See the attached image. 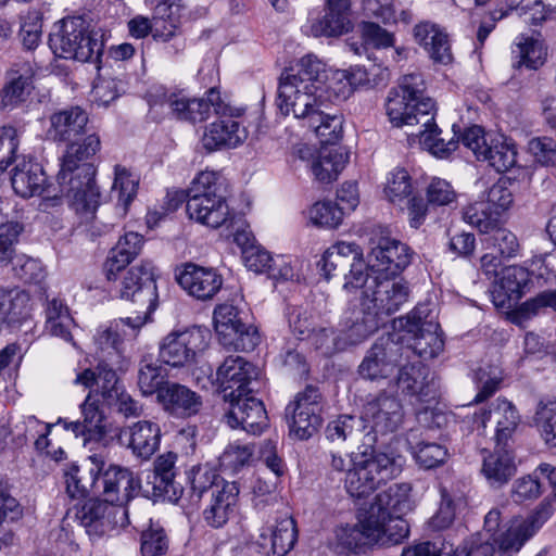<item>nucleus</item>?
<instances>
[{
    "instance_id": "61",
    "label": "nucleus",
    "mask_w": 556,
    "mask_h": 556,
    "mask_svg": "<svg viewBox=\"0 0 556 556\" xmlns=\"http://www.w3.org/2000/svg\"><path fill=\"white\" fill-rule=\"evenodd\" d=\"M168 549V540L164 529L159 523L150 522L143 529L140 538L142 556H163Z\"/></svg>"
},
{
    "instance_id": "5",
    "label": "nucleus",
    "mask_w": 556,
    "mask_h": 556,
    "mask_svg": "<svg viewBox=\"0 0 556 556\" xmlns=\"http://www.w3.org/2000/svg\"><path fill=\"white\" fill-rule=\"evenodd\" d=\"M553 513L552 502L546 498L528 518L511 520L506 531L494 539L493 543L476 534L457 547L454 556H514Z\"/></svg>"
},
{
    "instance_id": "41",
    "label": "nucleus",
    "mask_w": 556,
    "mask_h": 556,
    "mask_svg": "<svg viewBox=\"0 0 556 556\" xmlns=\"http://www.w3.org/2000/svg\"><path fill=\"white\" fill-rule=\"evenodd\" d=\"M414 103L415 101L407 99L403 92H399L394 88L390 90L386 111L393 126H415L422 122L420 114L414 108Z\"/></svg>"
},
{
    "instance_id": "62",
    "label": "nucleus",
    "mask_w": 556,
    "mask_h": 556,
    "mask_svg": "<svg viewBox=\"0 0 556 556\" xmlns=\"http://www.w3.org/2000/svg\"><path fill=\"white\" fill-rule=\"evenodd\" d=\"M23 227L17 222H10L0 226V267L12 265L16 254V244Z\"/></svg>"
},
{
    "instance_id": "60",
    "label": "nucleus",
    "mask_w": 556,
    "mask_h": 556,
    "mask_svg": "<svg viewBox=\"0 0 556 556\" xmlns=\"http://www.w3.org/2000/svg\"><path fill=\"white\" fill-rule=\"evenodd\" d=\"M351 28V21L345 13L330 12L327 10L325 16L312 24L311 30L315 37H336L348 33Z\"/></svg>"
},
{
    "instance_id": "17",
    "label": "nucleus",
    "mask_w": 556,
    "mask_h": 556,
    "mask_svg": "<svg viewBox=\"0 0 556 556\" xmlns=\"http://www.w3.org/2000/svg\"><path fill=\"white\" fill-rule=\"evenodd\" d=\"M362 415L367 424V434L393 433L399 430L404 420L401 401L386 391L369 397L363 405Z\"/></svg>"
},
{
    "instance_id": "21",
    "label": "nucleus",
    "mask_w": 556,
    "mask_h": 556,
    "mask_svg": "<svg viewBox=\"0 0 556 556\" xmlns=\"http://www.w3.org/2000/svg\"><path fill=\"white\" fill-rule=\"evenodd\" d=\"M176 280L191 296L206 301L215 296L223 286V277L210 267L187 263L177 273Z\"/></svg>"
},
{
    "instance_id": "40",
    "label": "nucleus",
    "mask_w": 556,
    "mask_h": 556,
    "mask_svg": "<svg viewBox=\"0 0 556 556\" xmlns=\"http://www.w3.org/2000/svg\"><path fill=\"white\" fill-rule=\"evenodd\" d=\"M513 54L514 67L538 70L545 63L547 50L541 40L520 35L516 39Z\"/></svg>"
},
{
    "instance_id": "24",
    "label": "nucleus",
    "mask_w": 556,
    "mask_h": 556,
    "mask_svg": "<svg viewBox=\"0 0 556 556\" xmlns=\"http://www.w3.org/2000/svg\"><path fill=\"white\" fill-rule=\"evenodd\" d=\"M119 439L135 456L148 460L160 446L161 429L155 422L141 420L121 429Z\"/></svg>"
},
{
    "instance_id": "3",
    "label": "nucleus",
    "mask_w": 556,
    "mask_h": 556,
    "mask_svg": "<svg viewBox=\"0 0 556 556\" xmlns=\"http://www.w3.org/2000/svg\"><path fill=\"white\" fill-rule=\"evenodd\" d=\"M118 293L121 299L138 305V315L135 318H119L99 327L94 342L100 346L130 344L146 324L148 315L155 309L157 292L153 263L142 261L139 265L131 266L123 276Z\"/></svg>"
},
{
    "instance_id": "16",
    "label": "nucleus",
    "mask_w": 556,
    "mask_h": 556,
    "mask_svg": "<svg viewBox=\"0 0 556 556\" xmlns=\"http://www.w3.org/2000/svg\"><path fill=\"white\" fill-rule=\"evenodd\" d=\"M320 402L321 393L313 386H307L296 394L294 401L286 407L287 416L291 415L290 433L300 440H307L318 431L323 421Z\"/></svg>"
},
{
    "instance_id": "19",
    "label": "nucleus",
    "mask_w": 556,
    "mask_h": 556,
    "mask_svg": "<svg viewBox=\"0 0 556 556\" xmlns=\"http://www.w3.org/2000/svg\"><path fill=\"white\" fill-rule=\"evenodd\" d=\"M435 307L430 303L418 304L405 317L395 321V327L404 330L413 338L424 339L430 348H442L445 344V336L437 321Z\"/></svg>"
},
{
    "instance_id": "63",
    "label": "nucleus",
    "mask_w": 556,
    "mask_h": 556,
    "mask_svg": "<svg viewBox=\"0 0 556 556\" xmlns=\"http://www.w3.org/2000/svg\"><path fill=\"white\" fill-rule=\"evenodd\" d=\"M83 422L90 432V437L102 438L106 433L104 413L100 409L98 400L91 393L80 404Z\"/></svg>"
},
{
    "instance_id": "37",
    "label": "nucleus",
    "mask_w": 556,
    "mask_h": 556,
    "mask_svg": "<svg viewBox=\"0 0 556 556\" xmlns=\"http://www.w3.org/2000/svg\"><path fill=\"white\" fill-rule=\"evenodd\" d=\"M165 101L177 119L192 123L206 119L213 109L208 101V91L206 98H188L181 93H170Z\"/></svg>"
},
{
    "instance_id": "39",
    "label": "nucleus",
    "mask_w": 556,
    "mask_h": 556,
    "mask_svg": "<svg viewBox=\"0 0 556 556\" xmlns=\"http://www.w3.org/2000/svg\"><path fill=\"white\" fill-rule=\"evenodd\" d=\"M177 28L176 20L170 17H160L154 11V24L142 15H137L128 22L129 34L138 39L147 37L152 33L156 41L167 42L174 38Z\"/></svg>"
},
{
    "instance_id": "7",
    "label": "nucleus",
    "mask_w": 556,
    "mask_h": 556,
    "mask_svg": "<svg viewBox=\"0 0 556 556\" xmlns=\"http://www.w3.org/2000/svg\"><path fill=\"white\" fill-rule=\"evenodd\" d=\"M388 532L377 521V517L365 509L353 526L341 527L337 530V541L343 548L354 553H366L375 548H386L402 544L407 539L406 526L397 520Z\"/></svg>"
},
{
    "instance_id": "9",
    "label": "nucleus",
    "mask_w": 556,
    "mask_h": 556,
    "mask_svg": "<svg viewBox=\"0 0 556 556\" xmlns=\"http://www.w3.org/2000/svg\"><path fill=\"white\" fill-rule=\"evenodd\" d=\"M50 47L56 56L79 62L97 60L103 51L102 40L81 16L60 21L50 35Z\"/></svg>"
},
{
    "instance_id": "48",
    "label": "nucleus",
    "mask_w": 556,
    "mask_h": 556,
    "mask_svg": "<svg viewBox=\"0 0 556 556\" xmlns=\"http://www.w3.org/2000/svg\"><path fill=\"white\" fill-rule=\"evenodd\" d=\"M166 377V371L153 359L152 355L144 356L141 359L137 383L143 396L155 394L157 399L161 389L170 382Z\"/></svg>"
},
{
    "instance_id": "54",
    "label": "nucleus",
    "mask_w": 556,
    "mask_h": 556,
    "mask_svg": "<svg viewBox=\"0 0 556 556\" xmlns=\"http://www.w3.org/2000/svg\"><path fill=\"white\" fill-rule=\"evenodd\" d=\"M473 380L479 388L473 402L481 403L498 389L503 380V370L498 365L482 363L473 370Z\"/></svg>"
},
{
    "instance_id": "14",
    "label": "nucleus",
    "mask_w": 556,
    "mask_h": 556,
    "mask_svg": "<svg viewBox=\"0 0 556 556\" xmlns=\"http://www.w3.org/2000/svg\"><path fill=\"white\" fill-rule=\"evenodd\" d=\"M261 369L243 357H227L216 371L217 391L224 402L256 393Z\"/></svg>"
},
{
    "instance_id": "38",
    "label": "nucleus",
    "mask_w": 556,
    "mask_h": 556,
    "mask_svg": "<svg viewBox=\"0 0 556 556\" xmlns=\"http://www.w3.org/2000/svg\"><path fill=\"white\" fill-rule=\"evenodd\" d=\"M288 321L291 333L300 341L315 338L313 343L323 345L326 344V341L321 338L332 333V331L327 328H320L316 331V315L308 307L296 306L290 308L288 312Z\"/></svg>"
},
{
    "instance_id": "32",
    "label": "nucleus",
    "mask_w": 556,
    "mask_h": 556,
    "mask_svg": "<svg viewBox=\"0 0 556 556\" xmlns=\"http://www.w3.org/2000/svg\"><path fill=\"white\" fill-rule=\"evenodd\" d=\"M239 488L236 482L224 484L211 495L210 505L203 510L205 522L212 528L224 527L235 511Z\"/></svg>"
},
{
    "instance_id": "35",
    "label": "nucleus",
    "mask_w": 556,
    "mask_h": 556,
    "mask_svg": "<svg viewBox=\"0 0 556 556\" xmlns=\"http://www.w3.org/2000/svg\"><path fill=\"white\" fill-rule=\"evenodd\" d=\"M363 250L354 242H337L329 247L323 254L321 270L327 279L336 276L337 270H343L355 263H363Z\"/></svg>"
},
{
    "instance_id": "25",
    "label": "nucleus",
    "mask_w": 556,
    "mask_h": 556,
    "mask_svg": "<svg viewBox=\"0 0 556 556\" xmlns=\"http://www.w3.org/2000/svg\"><path fill=\"white\" fill-rule=\"evenodd\" d=\"M103 493L105 500L114 505L124 506L141 490L139 479L127 468L110 466L103 473Z\"/></svg>"
},
{
    "instance_id": "4",
    "label": "nucleus",
    "mask_w": 556,
    "mask_h": 556,
    "mask_svg": "<svg viewBox=\"0 0 556 556\" xmlns=\"http://www.w3.org/2000/svg\"><path fill=\"white\" fill-rule=\"evenodd\" d=\"M325 77V64L319 59L312 54L301 58L280 77L278 106L281 113L292 114L303 123L316 119L317 112L329 105Z\"/></svg>"
},
{
    "instance_id": "58",
    "label": "nucleus",
    "mask_w": 556,
    "mask_h": 556,
    "mask_svg": "<svg viewBox=\"0 0 556 556\" xmlns=\"http://www.w3.org/2000/svg\"><path fill=\"white\" fill-rule=\"evenodd\" d=\"M213 319L218 343L236 336L238 327L242 324L238 318L237 307L228 303L215 307Z\"/></svg>"
},
{
    "instance_id": "45",
    "label": "nucleus",
    "mask_w": 556,
    "mask_h": 556,
    "mask_svg": "<svg viewBox=\"0 0 556 556\" xmlns=\"http://www.w3.org/2000/svg\"><path fill=\"white\" fill-rule=\"evenodd\" d=\"M72 317L67 306L60 299L48 301L46 307V331L52 337L61 338L65 343L75 344L70 332Z\"/></svg>"
},
{
    "instance_id": "27",
    "label": "nucleus",
    "mask_w": 556,
    "mask_h": 556,
    "mask_svg": "<svg viewBox=\"0 0 556 556\" xmlns=\"http://www.w3.org/2000/svg\"><path fill=\"white\" fill-rule=\"evenodd\" d=\"M517 466L513 451L496 443L493 452H485L481 472L492 488H501L516 473Z\"/></svg>"
},
{
    "instance_id": "23",
    "label": "nucleus",
    "mask_w": 556,
    "mask_h": 556,
    "mask_svg": "<svg viewBox=\"0 0 556 556\" xmlns=\"http://www.w3.org/2000/svg\"><path fill=\"white\" fill-rule=\"evenodd\" d=\"M156 402L170 416L187 418L198 414L202 397L187 386L170 381L161 389Z\"/></svg>"
},
{
    "instance_id": "64",
    "label": "nucleus",
    "mask_w": 556,
    "mask_h": 556,
    "mask_svg": "<svg viewBox=\"0 0 556 556\" xmlns=\"http://www.w3.org/2000/svg\"><path fill=\"white\" fill-rule=\"evenodd\" d=\"M309 220L319 227L336 228L343 217L342 208L331 201L316 202L308 212Z\"/></svg>"
},
{
    "instance_id": "26",
    "label": "nucleus",
    "mask_w": 556,
    "mask_h": 556,
    "mask_svg": "<svg viewBox=\"0 0 556 556\" xmlns=\"http://www.w3.org/2000/svg\"><path fill=\"white\" fill-rule=\"evenodd\" d=\"M261 546H269V556H285L293 547L298 540V529L294 519L287 513L277 517L275 525L262 529Z\"/></svg>"
},
{
    "instance_id": "43",
    "label": "nucleus",
    "mask_w": 556,
    "mask_h": 556,
    "mask_svg": "<svg viewBox=\"0 0 556 556\" xmlns=\"http://www.w3.org/2000/svg\"><path fill=\"white\" fill-rule=\"evenodd\" d=\"M394 89L403 92L410 101H415L414 108L427 125L430 121V114L434 112V102L431 98L425 96L426 86L421 74L405 75L400 85Z\"/></svg>"
},
{
    "instance_id": "8",
    "label": "nucleus",
    "mask_w": 556,
    "mask_h": 556,
    "mask_svg": "<svg viewBox=\"0 0 556 556\" xmlns=\"http://www.w3.org/2000/svg\"><path fill=\"white\" fill-rule=\"evenodd\" d=\"M215 172H201L188 189L187 214L199 224L218 228L229 216V207L222 193Z\"/></svg>"
},
{
    "instance_id": "59",
    "label": "nucleus",
    "mask_w": 556,
    "mask_h": 556,
    "mask_svg": "<svg viewBox=\"0 0 556 556\" xmlns=\"http://www.w3.org/2000/svg\"><path fill=\"white\" fill-rule=\"evenodd\" d=\"M384 194L391 203L402 207L404 202L413 194L409 174L405 169L393 170L388 177Z\"/></svg>"
},
{
    "instance_id": "1",
    "label": "nucleus",
    "mask_w": 556,
    "mask_h": 556,
    "mask_svg": "<svg viewBox=\"0 0 556 556\" xmlns=\"http://www.w3.org/2000/svg\"><path fill=\"white\" fill-rule=\"evenodd\" d=\"M344 278L346 291L362 289L361 312L352 320L348 334L354 344L374 333L384 317L397 312L409 296L405 281L365 273L363 263L352 265Z\"/></svg>"
},
{
    "instance_id": "15",
    "label": "nucleus",
    "mask_w": 556,
    "mask_h": 556,
    "mask_svg": "<svg viewBox=\"0 0 556 556\" xmlns=\"http://www.w3.org/2000/svg\"><path fill=\"white\" fill-rule=\"evenodd\" d=\"M76 519L91 540L99 539L116 528L129 523L125 506L110 504L100 500H89L76 509Z\"/></svg>"
},
{
    "instance_id": "44",
    "label": "nucleus",
    "mask_w": 556,
    "mask_h": 556,
    "mask_svg": "<svg viewBox=\"0 0 556 556\" xmlns=\"http://www.w3.org/2000/svg\"><path fill=\"white\" fill-rule=\"evenodd\" d=\"M401 350H378L370 353L359 365V374L367 379L386 378L399 366Z\"/></svg>"
},
{
    "instance_id": "20",
    "label": "nucleus",
    "mask_w": 556,
    "mask_h": 556,
    "mask_svg": "<svg viewBox=\"0 0 556 556\" xmlns=\"http://www.w3.org/2000/svg\"><path fill=\"white\" fill-rule=\"evenodd\" d=\"M228 408L224 415L226 424L232 428H242L247 432L260 434L268 426V416L264 403L251 393L247 396L227 401Z\"/></svg>"
},
{
    "instance_id": "50",
    "label": "nucleus",
    "mask_w": 556,
    "mask_h": 556,
    "mask_svg": "<svg viewBox=\"0 0 556 556\" xmlns=\"http://www.w3.org/2000/svg\"><path fill=\"white\" fill-rule=\"evenodd\" d=\"M316 119H307L304 125L311 128L325 146L337 142L343 132V121L339 115L326 112L321 109L317 112Z\"/></svg>"
},
{
    "instance_id": "46",
    "label": "nucleus",
    "mask_w": 556,
    "mask_h": 556,
    "mask_svg": "<svg viewBox=\"0 0 556 556\" xmlns=\"http://www.w3.org/2000/svg\"><path fill=\"white\" fill-rule=\"evenodd\" d=\"M420 129L416 132L419 137L420 144L431 154L438 157H447L458 147V140L451 138L445 141L441 138V130L434 123L433 112L430 114V121L425 124V119L419 124ZM415 135V132H412Z\"/></svg>"
},
{
    "instance_id": "13",
    "label": "nucleus",
    "mask_w": 556,
    "mask_h": 556,
    "mask_svg": "<svg viewBox=\"0 0 556 556\" xmlns=\"http://www.w3.org/2000/svg\"><path fill=\"white\" fill-rule=\"evenodd\" d=\"M368 264L364 271L372 275L397 277L412 261L410 249L381 229L370 238Z\"/></svg>"
},
{
    "instance_id": "29",
    "label": "nucleus",
    "mask_w": 556,
    "mask_h": 556,
    "mask_svg": "<svg viewBox=\"0 0 556 556\" xmlns=\"http://www.w3.org/2000/svg\"><path fill=\"white\" fill-rule=\"evenodd\" d=\"M88 114L79 106H71L50 116L48 136L54 141H71L85 135Z\"/></svg>"
},
{
    "instance_id": "6",
    "label": "nucleus",
    "mask_w": 556,
    "mask_h": 556,
    "mask_svg": "<svg viewBox=\"0 0 556 556\" xmlns=\"http://www.w3.org/2000/svg\"><path fill=\"white\" fill-rule=\"evenodd\" d=\"M401 471L400 455L377 451L356 453L354 467L344 477V486L352 497H367Z\"/></svg>"
},
{
    "instance_id": "11",
    "label": "nucleus",
    "mask_w": 556,
    "mask_h": 556,
    "mask_svg": "<svg viewBox=\"0 0 556 556\" xmlns=\"http://www.w3.org/2000/svg\"><path fill=\"white\" fill-rule=\"evenodd\" d=\"M412 351L413 356H407L408 362L400 365L395 387L401 395L417 403H437L441 396V384L435 374L421 362V358L426 357L427 350Z\"/></svg>"
},
{
    "instance_id": "28",
    "label": "nucleus",
    "mask_w": 556,
    "mask_h": 556,
    "mask_svg": "<svg viewBox=\"0 0 556 556\" xmlns=\"http://www.w3.org/2000/svg\"><path fill=\"white\" fill-rule=\"evenodd\" d=\"M143 243V236L135 231H127L118 239L104 263L108 280H116L117 273L124 270L140 254Z\"/></svg>"
},
{
    "instance_id": "2",
    "label": "nucleus",
    "mask_w": 556,
    "mask_h": 556,
    "mask_svg": "<svg viewBox=\"0 0 556 556\" xmlns=\"http://www.w3.org/2000/svg\"><path fill=\"white\" fill-rule=\"evenodd\" d=\"M67 142L56 176L58 184L68 205L81 220L91 222L100 204V192L90 159L99 151L100 139L90 134Z\"/></svg>"
},
{
    "instance_id": "12",
    "label": "nucleus",
    "mask_w": 556,
    "mask_h": 556,
    "mask_svg": "<svg viewBox=\"0 0 556 556\" xmlns=\"http://www.w3.org/2000/svg\"><path fill=\"white\" fill-rule=\"evenodd\" d=\"M11 185L14 192L24 199L41 197L40 206L43 210L60 206L66 199L59 185L48 182L42 166L30 159L24 157L17 162L12 170Z\"/></svg>"
},
{
    "instance_id": "34",
    "label": "nucleus",
    "mask_w": 556,
    "mask_h": 556,
    "mask_svg": "<svg viewBox=\"0 0 556 556\" xmlns=\"http://www.w3.org/2000/svg\"><path fill=\"white\" fill-rule=\"evenodd\" d=\"M357 33L361 41L350 39L346 42L349 50L356 55L367 54L368 49L381 50L395 45L394 34L371 21H362L357 25Z\"/></svg>"
},
{
    "instance_id": "10",
    "label": "nucleus",
    "mask_w": 556,
    "mask_h": 556,
    "mask_svg": "<svg viewBox=\"0 0 556 556\" xmlns=\"http://www.w3.org/2000/svg\"><path fill=\"white\" fill-rule=\"evenodd\" d=\"M208 101L219 118L205 127L201 139L203 148L212 152L224 148L233 149L241 146L247 140L249 132L235 118L241 117L245 110L225 103L216 88L208 90Z\"/></svg>"
},
{
    "instance_id": "52",
    "label": "nucleus",
    "mask_w": 556,
    "mask_h": 556,
    "mask_svg": "<svg viewBox=\"0 0 556 556\" xmlns=\"http://www.w3.org/2000/svg\"><path fill=\"white\" fill-rule=\"evenodd\" d=\"M28 302V294L21 289H0V321L14 323L24 317Z\"/></svg>"
},
{
    "instance_id": "22",
    "label": "nucleus",
    "mask_w": 556,
    "mask_h": 556,
    "mask_svg": "<svg viewBox=\"0 0 556 556\" xmlns=\"http://www.w3.org/2000/svg\"><path fill=\"white\" fill-rule=\"evenodd\" d=\"M530 282V273L518 265L504 267L491 291L492 302L497 308H511L525 294Z\"/></svg>"
},
{
    "instance_id": "18",
    "label": "nucleus",
    "mask_w": 556,
    "mask_h": 556,
    "mask_svg": "<svg viewBox=\"0 0 556 556\" xmlns=\"http://www.w3.org/2000/svg\"><path fill=\"white\" fill-rule=\"evenodd\" d=\"M412 486L409 483H395L387 490L378 493L375 501L367 508L368 513L377 517V521L388 532L397 520L402 521L407 528V536L409 535V526L403 515L412 509L409 494Z\"/></svg>"
},
{
    "instance_id": "42",
    "label": "nucleus",
    "mask_w": 556,
    "mask_h": 556,
    "mask_svg": "<svg viewBox=\"0 0 556 556\" xmlns=\"http://www.w3.org/2000/svg\"><path fill=\"white\" fill-rule=\"evenodd\" d=\"M139 178L122 165L114 167V181L111 198L116 200V207L121 215H126L128 206L137 195Z\"/></svg>"
},
{
    "instance_id": "33",
    "label": "nucleus",
    "mask_w": 556,
    "mask_h": 556,
    "mask_svg": "<svg viewBox=\"0 0 556 556\" xmlns=\"http://www.w3.org/2000/svg\"><path fill=\"white\" fill-rule=\"evenodd\" d=\"M93 467L88 472L78 465L72 464L64 470L65 489L72 500H84L94 486L99 473L103 470L104 462L99 455L89 457Z\"/></svg>"
},
{
    "instance_id": "57",
    "label": "nucleus",
    "mask_w": 556,
    "mask_h": 556,
    "mask_svg": "<svg viewBox=\"0 0 556 556\" xmlns=\"http://www.w3.org/2000/svg\"><path fill=\"white\" fill-rule=\"evenodd\" d=\"M464 220L482 233H489L500 222V215L486 203L468 205L463 213Z\"/></svg>"
},
{
    "instance_id": "31",
    "label": "nucleus",
    "mask_w": 556,
    "mask_h": 556,
    "mask_svg": "<svg viewBox=\"0 0 556 556\" xmlns=\"http://www.w3.org/2000/svg\"><path fill=\"white\" fill-rule=\"evenodd\" d=\"M414 37L434 62L447 64L452 61L448 37L439 25L420 22L414 27Z\"/></svg>"
},
{
    "instance_id": "55",
    "label": "nucleus",
    "mask_w": 556,
    "mask_h": 556,
    "mask_svg": "<svg viewBox=\"0 0 556 556\" xmlns=\"http://www.w3.org/2000/svg\"><path fill=\"white\" fill-rule=\"evenodd\" d=\"M482 244L488 250L496 251L503 257H515L520 250L516 235L498 225L485 233Z\"/></svg>"
},
{
    "instance_id": "56",
    "label": "nucleus",
    "mask_w": 556,
    "mask_h": 556,
    "mask_svg": "<svg viewBox=\"0 0 556 556\" xmlns=\"http://www.w3.org/2000/svg\"><path fill=\"white\" fill-rule=\"evenodd\" d=\"M367 424L359 417L353 415H341L328 424L326 435L331 441H345L355 438L361 432L367 433Z\"/></svg>"
},
{
    "instance_id": "53",
    "label": "nucleus",
    "mask_w": 556,
    "mask_h": 556,
    "mask_svg": "<svg viewBox=\"0 0 556 556\" xmlns=\"http://www.w3.org/2000/svg\"><path fill=\"white\" fill-rule=\"evenodd\" d=\"M141 491L146 497L152 498L154 502L167 501L170 503L177 502L184 492L174 479L152 473L147 476L146 484L141 486Z\"/></svg>"
},
{
    "instance_id": "30",
    "label": "nucleus",
    "mask_w": 556,
    "mask_h": 556,
    "mask_svg": "<svg viewBox=\"0 0 556 556\" xmlns=\"http://www.w3.org/2000/svg\"><path fill=\"white\" fill-rule=\"evenodd\" d=\"M478 418L481 419L483 427H486V422L495 425V441L498 445H507L520 420L516 407L501 399H497L488 410H483Z\"/></svg>"
},
{
    "instance_id": "49",
    "label": "nucleus",
    "mask_w": 556,
    "mask_h": 556,
    "mask_svg": "<svg viewBox=\"0 0 556 556\" xmlns=\"http://www.w3.org/2000/svg\"><path fill=\"white\" fill-rule=\"evenodd\" d=\"M212 332L206 327L175 328L164 337L160 348H201L210 344Z\"/></svg>"
},
{
    "instance_id": "47",
    "label": "nucleus",
    "mask_w": 556,
    "mask_h": 556,
    "mask_svg": "<svg viewBox=\"0 0 556 556\" xmlns=\"http://www.w3.org/2000/svg\"><path fill=\"white\" fill-rule=\"evenodd\" d=\"M188 481L190 484V498L198 502L201 497L208 493H215L216 489H220L224 484L230 482L225 481L215 469L208 466H195L188 472Z\"/></svg>"
},
{
    "instance_id": "51",
    "label": "nucleus",
    "mask_w": 556,
    "mask_h": 556,
    "mask_svg": "<svg viewBox=\"0 0 556 556\" xmlns=\"http://www.w3.org/2000/svg\"><path fill=\"white\" fill-rule=\"evenodd\" d=\"M517 150L515 143L501 137L484 147V153L480 160L488 161L497 172H506L516 164Z\"/></svg>"
},
{
    "instance_id": "36",
    "label": "nucleus",
    "mask_w": 556,
    "mask_h": 556,
    "mask_svg": "<svg viewBox=\"0 0 556 556\" xmlns=\"http://www.w3.org/2000/svg\"><path fill=\"white\" fill-rule=\"evenodd\" d=\"M348 163V156L339 149L324 146L309 161V170L314 178L324 184L336 180Z\"/></svg>"
}]
</instances>
